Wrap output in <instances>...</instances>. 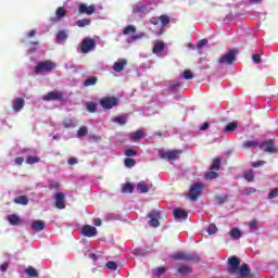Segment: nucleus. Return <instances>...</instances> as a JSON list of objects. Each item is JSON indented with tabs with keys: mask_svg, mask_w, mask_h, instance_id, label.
Listing matches in <instances>:
<instances>
[{
	"mask_svg": "<svg viewBox=\"0 0 278 278\" xmlns=\"http://www.w3.org/2000/svg\"><path fill=\"white\" fill-rule=\"evenodd\" d=\"M172 260L178 262H201V256L194 253L176 252L172 254Z\"/></svg>",
	"mask_w": 278,
	"mask_h": 278,
	"instance_id": "obj_4",
	"label": "nucleus"
},
{
	"mask_svg": "<svg viewBox=\"0 0 278 278\" xmlns=\"http://www.w3.org/2000/svg\"><path fill=\"white\" fill-rule=\"evenodd\" d=\"M166 45L163 41L155 42L152 49V53L160 55L165 49Z\"/></svg>",
	"mask_w": 278,
	"mask_h": 278,
	"instance_id": "obj_20",
	"label": "nucleus"
},
{
	"mask_svg": "<svg viewBox=\"0 0 278 278\" xmlns=\"http://www.w3.org/2000/svg\"><path fill=\"white\" fill-rule=\"evenodd\" d=\"M159 21L161 22L162 27H166L168 25V23H170V17H168V15L164 14L159 17Z\"/></svg>",
	"mask_w": 278,
	"mask_h": 278,
	"instance_id": "obj_35",
	"label": "nucleus"
},
{
	"mask_svg": "<svg viewBox=\"0 0 278 278\" xmlns=\"http://www.w3.org/2000/svg\"><path fill=\"white\" fill-rule=\"evenodd\" d=\"M72 126H73V121H71V119H65V121L63 122V127L68 128V127H72Z\"/></svg>",
	"mask_w": 278,
	"mask_h": 278,
	"instance_id": "obj_56",
	"label": "nucleus"
},
{
	"mask_svg": "<svg viewBox=\"0 0 278 278\" xmlns=\"http://www.w3.org/2000/svg\"><path fill=\"white\" fill-rule=\"evenodd\" d=\"M101 224H102L101 218H94V219H93V225H94L96 227H101Z\"/></svg>",
	"mask_w": 278,
	"mask_h": 278,
	"instance_id": "obj_60",
	"label": "nucleus"
},
{
	"mask_svg": "<svg viewBox=\"0 0 278 278\" xmlns=\"http://www.w3.org/2000/svg\"><path fill=\"white\" fill-rule=\"evenodd\" d=\"M264 164H266V161H257V162H253L252 166L253 168H260V166H264Z\"/></svg>",
	"mask_w": 278,
	"mask_h": 278,
	"instance_id": "obj_51",
	"label": "nucleus"
},
{
	"mask_svg": "<svg viewBox=\"0 0 278 278\" xmlns=\"http://www.w3.org/2000/svg\"><path fill=\"white\" fill-rule=\"evenodd\" d=\"M97 81H99V78H97V76H92V77L87 78L84 81V86H85V88H88L90 86H96Z\"/></svg>",
	"mask_w": 278,
	"mask_h": 278,
	"instance_id": "obj_24",
	"label": "nucleus"
},
{
	"mask_svg": "<svg viewBox=\"0 0 278 278\" xmlns=\"http://www.w3.org/2000/svg\"><path fill=\"white\" fill-rule=\"evenodd\" d=\"M8 220L10 225H13V226L21 225V217L16 214L9 215Z\"/></svg>",
	"mask_w": 278,
	"mask_h": 278,
	"instance_id": "obj_22",
	"label": "nucleus"
},
{
	"mask_svg": "<svg viewBox=\"0 0 278 278\" xmlns=\"http://www.w3.org/2000/svg\"><path fill=\"white\" fill-rule=\"evenodd\" d=\"M177 273H179V275H189V273H192V269L187 265H181L177 268Z\"/></svg>",
	"mask_w": 278,
	"mask_h": 278,
	"instance_id": "obj_27",
	"label": "nucleus"
},
{
	"mask_svg": "<svg viewBox=\"0 0 278 278\" xmlns=\"http://www.w3.org/2000/svg\"><path fill=\"white\" fill-rule=\"evenodd\" d=\"M150 23H151V25H160V20H159V18H155V17H152V18L150 20Z\"/></svg>",
	"mask_w": 278,
	"mask_h": 278,
	"instance_id": "obj_62",
	"label": "nucleus"
},
{
	"mask_svg": "<svg viewBox=\"0 0 278 278\" xmlns=\"http://www.w3.org/2000/svg\"><path fill=\"white\" fill-rule=\"evenodd\" d=\"M94 10H96L94 4H91L88 7L81 3L78 7L79 14H87V16H92V14H94Z\"/></svg>",
	"mask_w": 278,
	"mask_h": 278,
	"instance_id": "obj_13",
	"label": "nucleus"
},
{
	"mask_svg": "<svg viewBox=\"0 0 278 278\" xmlns=\"http://www.w3.org/2000/svg\"><path fill=\"white\" fill-rule=\"evenodd\" d=\"M132 140H140V138H144V132L142 130H137L131 135Z\"/></svg>",
	"mask_w": 278,
	"mask_h": 278,
	"instance_id": "obj_43",
	"label": "nucleus"
},
{
	"mask_svg": "<svg viewBox=\"0 0 278 278\" xmlns=\"http://www.w3.org/2000/svg\"><path fill=\"white\" fill-rule=\"evenodd\" d=\"M85 136H88V127L81 126L77 131V138H84Z\"/></svg>",
	"mask_w": 278,
	"mask_h": 278,
	"instance_id": "obj_37",
	"label": "nucleus"
},
{
	"mask_svg": "<svg viewBox=\"0 0 278 278\" xmlns=\"http://www.w3.org/2000/svg\"><path fill=\"white\" fill-rule=\"evenodd\" d=\"M125 66H127V60L119 59L117 62L113 64V71H115V73H121L125 71Z\"/></svg>",
	"mask_w": 278,
	"mask_h": 278,
	"instance_id": "obj_16",
	"label": "nucleus"
},
{
	"mask_svg": "<svg viewBox=\"0 0 278 278\" xmlns=\"http://www.w3.org/2000/svg\"><path fill=\"white\" fill-rule=\"evenodd\" d=\"M214 201H215V205H223L227 203V195H224V197L215 195Z\"/></svg>",
	"mask_w": 278,
	"mask_h": 278,
	"instance_id": "obj_32",
	"label": "nucleus"
},
{
	"mask_svg": "<svg viewBox=\"0 0 278 278\" xmlns=\"http://www.w3.org/2000/svg\"><path fill=\"white\" fill-rule=\"evenodd\" d=\"M228 275H236V273H239L238 278H253V275L251 274V267L249 264L243 263L240 266V258L236 255L230 256L228 258Z\"/></svg>",
	"mask_w": 278,
	"mask_h": 278,
	"instance_id": "obj_1",
	"label": "nucleus"
},
{
	"mask_svg": "<svg viewBox=\"0 0 278 278\" xmlns=\"http://www.w3.org/2000/svg\"><path fill=\"white\" fill-rule=\"evenodd\" d=\"M67 162H68L70 166H75V164L79 163L77 157H70Z\"/></svg>",
	"mask_w": 278,
	"mask_h": 278,
	"instance_id": "obj_54",
	"label": "nucleus"
},
{
	"mask_svg": "<svg viewBox=\"0 0 278 278\" xmlns=\"http://www.w3.org/2000/svg\"><path fill=\"white\" fill-rule=\"evenodd\" d=\"M64 93L62 91H50L42 97L43 101H62Z\"/></svg>",
	"mask_w": 278,
	"mask_h": 278,
	"instance_id": "obj_11",
	"label": "nucleus"
},
{
	"mask_svg": "<svg viewBox=\"0 0 278 278\" xmlns=\"http://www.w3.org/2000/svg\"><path fill=\"white\" fill-rule=\"evenodd\" d=\"M124 36H128V34H136V26L134 25H128L124 28L123 31Z\"/></svg>",
	"mask_w": 278,
	"mask_h": 278,
	"instance_id": "obj_38",
	"label": "nucleus"
},
{
	"mask_svg": "<svg viewBox=\"0 0 278 278\" xmlns=\"http://www.w3.org/2000/svg\"><path fill=\"white\" fill-rule=\"evenodd\" d=\"M238 129V123L231 122L225 127V131H236Z\"/></svg>",
	"mask_w": 278,
	"mask_h": 278,
	"instance_id": "obj_39",
	"label": "nucleus"
},
{
	"mask_svg": "<svg viewBox=\"0 0 278 278\" xmlns=\"http://www.w3.org/2000/svg\"><path fill=\"white\" fill-rule=\"evenodd\" d=\"M14 203H16V205H27L29 199H27V195H20L14 199Z\"/></svg>",
	"mask_w": 278,
	"mask_h": 278,
	"instance_id": "obj_23",
	"label": "nucleus"
},
{
	"mask_svg": "<svg viewBox=\"0 0 278 278\" xmlns=\"http://www.w3.org/2000/svg\"><path fill=\"white\" fill-rule=\"evenodd\" d=\"M34 36H36V30H30V31L27 34V38H34Z\"/></svg>",
	"mask_w": 278,
	"mask_h": 278,
	"instance_id": "obj_64",
	"label": "nucleus"
},
{
	"mask_svg": "<svg viewBox=\"0 0 278 278\" xmlns=\"http://www.w3.org/2000/svg\"><path fill=\"white\" fill-rule=\"evenodd\" d=\"M125 155H126L127 157H135V155H137V153H136V150H134V149H128V150L125 151Z\"/></svg>",
	"mask_w": 278,
	"mask_h": 278,
	"instance_id": "obj_50",
	"label": "nucleus"
},
{
	"mask_svg": "<svg viewBox=\"0 0 278 278\" xmlns=\"http://www.w3.org/2000/svg\"><path fill=\"white\" fill-rule=\"evenodd\" d=\"M81 235L86 238H94V236H97V228L94 226L85 225L81 229Z\"/></svg>",
	"mask_w": 278,
	"mask_h": 278,
	"instance_id": "obj_12",
	"label": "nucleus"
},
{
	"mask_svg": "<svg viewBox=\"0 0 278 278\" xmlns=\"http://www.w3.org/2000/svg\"><path fill=\"white\" fill-rule=\"evenodd\" d=\"M90 23H91L90 18H83V20L76 21L77 27H87V25H90Z\"/></svg>",
	"mask_w": 278,
	"mask_h": 278,
	"instance_id": "obj_36",
	"label": "nucleus"
},
{
	"mask_svg": "<svg viewBox=\"0 0 278 278\" xmlns=\"http://www.w3.org/2000/svg\"><path fill=\"white\" fill-rule=\"evenodd\" d=\"M106 268H109V270H116L118 268V265H116V262L114 261H109L106 263Z\"/></svg>",
	"mask_w": 278,
	"mask_h": 278,
	"instance_id": "obj_44",
	"label": "nucleus"
},
{
	"mask_svg": "<svg viewBox=\"0 0 278 278\" xmlns=\"http://www.w3.org/2000/svg\"><path fill=\"white\" fill-rule=\"evenodd\" d=\"M26 275H28V277H38V269L29 266L25 269Z\"/></svg>",
	"mask_w": 278,
	"mask_h": 278,
	"instance_id": "obj_33",
	"label": "nucleus"
},
{
	"mask_svg": "<svg viewBox=\"0 0 278 278\" xmlns=\"http://www.w3.org/2000/svg\"><path fill=\"white\" fill-rule=\"evenodd\" d=\"M58 64L51 60H46L38 62L35 66V75H40V73H51V71H55Z\"/></svg>",
	"mask_w": 278,
	"mask_h": 278,
	"instance_id": "obj_3",
	"label": "nucleus"
},
{
	"mask_svg": "<svg viewBox=\"0 0 278 278\" xmlns=\"http://www.w3.org/2000/svg\"><path fill=\"white\" fill-rule=\"evenodd\" d=\"M220 159H214L213 163L211 164L210 170H220Z\"/></svg>",
	"mask_w": 278,
	"mask_h": 278,
	"instance_id": "obj_30",
	"label": "nucleus"
},
{
	"mask_svg": "<svg viewBox=\"0 0 278 278\" xmlns=\"http://www.w3.org/2000/svg\"><path fill=\"white\" fill-rule=\"evenodd\" d=\"M207 45V39H201L198 43V49H203Z\"/></svg>",
	"mask_w": 278,
	"mask_h": 278,
	"instance_id": "obj_55",
	"label": "nucleus"
},
{
	"mask_svg": "<svg viewBox=\"0 0 278 278\" xmlns=\"http://www.w3.org/2000/svg\"><path fill=\"white\" fill-rule=\"evenodd\" d=\"M58 188H60V182L50 184V190H58Z\"/></svg>",
	"mask_w": 278,
	"mask_h": 278,
	"instance_id": "obj_59",
	"label": "nucleus"
},
{
	"mask_svg": "<svg viewBox=\"0 0 278 278\" xmlns=\"http://www.w3.org/2000/svg\"><path fill=\"white\" fill-rule=\"evenodd\" d=\"M278 197V189L275 188L268 193V199H277Z\"/></svg>",
	"mask_w": 278,
	"mask_h": 278,
	"instance_id": "obj_49",
	"label": "nucleus"
},
{
	"mask_svg": "<svg viewBox=\"0 0 278 278\" xmlns=\"http://www.w3.org/2000/svg\"><path fill=\"white\" fill-rule=\"evenodd\" d=\"M8 266H9L8 263H3V264L0 266L1 273H5V270H8Z\"/></svg>",
	"mask_w": 278,
	"mask_h": 278,
	"instance_id": "obj_61",
	"label": "nucleus"
},
{
	"mask_svg": "<svg viewBox=\"0 0 278 278\" xmlns=\"http://www.w3.org/2000/svg\"><path fill=\"white\" fill-rule=\"evenodd\" d=\"M245 192H247V194H253V192H256V190H255V188L250 187V188L245 189Z\"/></svg>",
	"mask_w": 278,
	"mask_h": 278,
	"instance_id": "obj_63",
	"label": "nucleus"
},
{
	"mask_svg": "<svg viewBox=\"0 0 278 278\" xmlns=\"http://www.w3.org/2000/svg\"><path fill=\"white\" fill-rule=\"evenodd\" d=\"M66 38H68L66 30H60L56 35V40H59V41L66 40Z\"/></svg>",
	"mask_w": 278,
	"mask_h": 278,
	"instance_id": "obj_41",
	"label": "nucleus"
},
{
	"mask_svg": "<svg viewBox=\"0 0 278 278\" xmlns=\"http://www.w3.org/2000/svg\"><path fill=\"white\" fill-rule=\"evenodd\" d=\"M218 177V173L214 172V169H210V172H206L204 174V178L208 181H212V179H216Z\"/></svg>",
	"mask_w": 278,
	"mask_h": 278,
	"instance_id": "obj_28",
	"label": "nucleus"
},
{
	"mask_svg": "<svg viewBox=\"0 0 278 278\" xmlns=\"http://www.w3.org/2000/svg\"><path fill=\"white\" fill-rule=\"evenodd\" d=\"M23 162H25V157L23 156H17L15 160H14V163L17 165V166H21L23 164Z\"/></svg>",
	"mask_w": 278,
	"mask_h": 278,
	"instance_id": "obj_53",
	"label": "nucleus"
},
{
	"mask_svg": "<svg viewBox=\"0 0 278 278\" xmlns=\"http://www.w3.org/2000/svg\"><path fill=\"white\" fill-rule=\"evenodd\" d=\"M201 194H203V184L198 182V184L192 185L189 190L190 201H197V199H199V197H201Z\"/></svg>",
	"mask_w": 278,
	"mask_h": 278,
	"instance_id": "obj_7",
	"label": "nucleus"
},
{
	"mask_svg": "<svg viewBox=\"0 0 278 278\" xmlns=\"http://www.w3.org/2000/svg\"><path fill=\"white\" fill-rule=\"evenodd\" d=\"M122 192L131 194L134 192V185H131L130 182L124 184Z\"/></svg>",
	"mask_w": 278,
	"mask_h": 278,
	"instance_id": "obj_31",
	"label": "nucleus"
},
{
	"mask_svg": "<svg viewBox=\"0 0 278 278\" xmlns=\"http://www.w3.org/2000/svg\"><path fill=\"white\" fill-rule=\"evenodd\" d=\"M134 14H144L147 7L144 4H136L132 9Z\"/></svg>",
	"mask_w": 278,
	"mask_h": 278,
	"instance_id": "obj_25",
	"label": "nucleus"
},
{
	"mask_svg": "<svg viewBox=\"0 0 278 278\" xmlns=\"http://www.w3.org/2000/svg\"><path fill=\"white\" fill-rule=\"evenodd\" d=\"M250 229H252V231H257V220L256 219H253L250 223Z\"/></svg>",
	"mask_w": 278,
	"mask_h": 278,
	"instance_id": "obj_52",
	"label": "nucleus"
},
{
	"mask_svg": "<svg viewBox=\"0 0 278 278\" xmlns=\"http://www.w3.org/2000/svg\"><path fill=\"white\" fill-rule=\"evenodd\" d=\"M124 164L127 166V168H134V166H136V160L127 157L125 159Z\"/></svg>",
	"mask_w": 278,
	"mask_h": 278,
	"instance_id": "obj_40",
	"label": "nucleus"
},
{
	"mask_svg": "<svg viewBox=\"0 0 278 278\" xmlns=\"http://www.w3.org/2000/svg\"><path fill=\"white\" fill-rule=\"evenodd\" d=\"M236 55H238V49H231L226 54H223L218 62L220 64L231 65L236 62Z\"/></svg>",
	"mask_w": 278,
	"mask_h": 278,
	"instance_id": "obj_6",
	"label": "nucleus"
},
{
	"mask_svg": "<svg viewBox=\"0 0 278 278\" xmlns=\"http://www.w3.org/2000/svg\"><path fill=\"white\" fill-rule=\"evenodd\" d=\"M40 162V157L38 156H27L26 164H38Z\"/></svg>",
	"mask_w": 278,
	"mask_h": 278,
	"instance_id": "obj_42",
	"label": "nucleus"
},
{
	"mask_svg": "<svg viewBox=\"0 0 278 278\" xmlns=\"http://www.w3.org/2000/svg\"><path fill=\"white\" fill-rule=\"evenodd\" d=\"M182 75H184V79H192L194 77V75L190 70H185Z\"/></svg>",
	"mask_w": 278,
	"mask_h": 278,
	"instance_id": "obj_47",
	"label": "nucleus"
},
{
	"mask_svg": "<svg viewBox=\"0 0 278 278\" xmlns=\"http://www.w3.org/2000/svg\"><path fill=\"white\" fill-rule=\"evenodd\" d=\"M67 11L64 9V7H59L55 11V16L50 17L51 23H58V21H62L64 16H66Z\"/></svg>",
	"mask_w": 278,
	"mask_h": 278,
	"instance_id": "obj_14",
	"label": "nucleus"
},
{
	"mask_svg": "<svg viewBox=\"0 0 278 278\" xmlns=\"http://www.w3.org/2000/svg\"><path fill=\"white\" fill-rule=\"evenodd\" d=\"M31 229H33V231H37V232L42 231V230L47 229V224H45L43 220L36 219L31 224Z\"/></svg>",
	"mask_w": 278,
	"mask_h": 278,
	"instance_id": "obj_17",
	"label": "nucleus"
},
{
	"mask_svg": "<svg viewBox=\"0 0 278 278\" xmlns=\"http://www.w3.org/2000/svg\"><path fill=\"white\" fill-rule=\"evenodd\" d=\"M174 217L176 218V220H187L188 213L184 208H176L174 211Z\"/></svg>",
	"mask_w": 278,
	"mask_h": 278,
	"instance_id": "obj_18",
	"label": "nucleus"
},
{
	"mask_svg": "<svg viewBox=\"0 0 278 278\" xmlns=\"http://www.w3.org/2000/svg\"><path fill=\"white\" fill-rule=\"evenodd\" d=\"M244 149H251V147H258L261 151L264 153H269L270 155H275L278 153V147L275 144L273 139L265 140L261 144L257 141H245L243 142Z\"/></svg>",
	"mask_w": 278,
	"mask_h": 278,
	"instance_id": "obj_2",
	"label": "nucleus"
},
{
	"mask_svg": "<svg viewBox=\"0 0 278 278\" xmlns=\"http://www.w3.org/2000/svg\"><path fill=\"white\" fill-rule=\"evenodd\" d=\"M55 207H58V210H64L66 207V202L64 200V194L62 192H58L55 193Z\"/></svg>",
	"mask_w": 278,
	"mask_h": 278,
	"instance_id": "obj_15",
	"label": "nucleus"
},
{
	"mask_svg": "<svg viewBox=\"0 0 278 278\" xmlns=\"http://www.w3.org/2000/svg\"><path fill=\"white\" fill-rule=\"evenodd\" d=\"M87 112H90V114H94L97 112V103L94 102H87L86 103Z\"/></svg>",
	"mask_w": 278,
	"mask_h": 278,
	"instance_id": "obj_34",
	"label": "nucleus"
},
{
	"mask_svg": "<svg viewBox=\"0 0 278 278\" xmlns=\"http://www.w3.org/2000/svg\"><path fill=\"white\" fill-rule=\"evenodd\" d=\"M229 236L232 240H240V238H242V230L239 228H232Z\"/></svg>",
	"mask_w": 278,
	"mask_h": 278,
	"instance_id": "obj_21",
	"label": "nucleus"
},
{
	"mask_svg": "<svg viewBox=\"0 0 278 278\" xmlns=\"http://www.w3.org/2000/svg\"><path fill=\"white\" fill-rule=\"evenodd\" d=\"M97 49V42L94 39L86 38L80 43L81 53H90V51H94Z\"/></svg>",
	"mask_w": 278,
	"mask_h": 278,
	"instance_id": "obj_9",
	"label": "nucleus"
},
{
	"mask_svg": "<svg viewBox=\"0 0 278 278\" xmlns=\"http://www.w3.org/2000/svg\"><path fill=\"white\" fill-rule=\"evenodd\" d=\"M137 190L138 192H140V194H144L149 192V187L147 186V184H144V181H141L137 185Z\"/></svg>",
	"mask_w": 278,
	"mask_h": 278,
	"instance_id": "obj_26",
	"label": "nucleus"
},
{
	"mask_svg": "<svg viewBox=\"0 0 278 278\" xmlns=\"http://www.w3.org/2000/svg\"><path fill=\"white\" fill-rule=\"evenodd\" d=\"M252 62H254V64H262V56L257 53L253 54Z\"/></svg>",
	"mask_w": 278,
	"mask_h": 278,
	"instance_id": "obj_48",
	"label": "nucleus"
},
{
	"mask_svg": "<svg viewBox=\"0 0 278 278\" xmlns=\"http://www.w3.org/2000/svg\"><path fill=\"white\" fill-rule=\"evenodd\" d=\"M166 273V268L164 267H159L156 269V275L160 277L161 275H164Z\"/></svg>",
	"mask_w": 278,
	"mask_h": 278,
	"instance_id": "obj_57",
	"label": "nucleus"
},
{
	"mask_svg": "<svg viewBox=\"0 0 278 278\" xmlns=\"http://www.w3.org/2000/svg\"><path fill=\"white\" fill-rule=\"evenodd\" d=\"M114 123H118V125H125L127 123V118L124 116H117L113 119Z\"/></svg>",
	"mask_w": 278,
	"mask_h": 278,
	"instance_id": "obj_45",
	"label": "nucleus"
},
{
	"mask_svg": "<svg viewBox=\"0 0 278 278\" xmlns=\"http://www.w3.org/2000/svg\"><path fill=\"white\" fill-rule=\"evenodd\" d=\"M243 177L247 181H255V172H253V169H250L244 173Z\"/></svg>",
	"mask_w": 278,
	"mask_h": 278,
	"instance_id": "obj_29",
	"label": "nucleus"
},
{
	"mask_svg": "<svg viewBox=\"0 0 278 278\" xmlns=\"http://www.w3.org/2000/svg\"><path fill=\"white\" fill-rule=\"evenodd\" d=\"M179 155H181V150H159L161 160H168L170 162L173 160H178Z\"/></svg>",
	"mask_w": 278,
	"mask_h": 278,
	"instance_id": "obj_5",
	"label": "nucleus"
},
{
	"mask_svg": "<svg viewBox=\"0 0 278 278\" xmlns=\"http://www.w3.org/2000/svg\"><path fill=\"white\" fill-rule=\"evenodd\" d=\"M149 222L148 224L150 227H160V218H162V213L160 211H151L148 214Z\"/></svg>",
	"mask_w": 278,
	"mask_h": 278,
	"instance_id": "obj_10",
	"label": "nucleus"
},
{
	"mask_svg": "<svg viewBox=\"0 0 278 278\" xmlns=\"http://www.w3.org/2000/svg\"><path fill=\"white\" fill-rule=\"evenodd\" d=\"M216 231H218V228L216 227V225L211 224V225L208 226V228H207V233H208L210 236H212V235L216 233Z\"/></svg>",
	"mask_w": 278,
	"mask_h": 278,
	"instance_id": "obj_46",
	"label": "nucleus"
},
{
	"mask_svg": "<svg viewBox=\"0 0 278 278\" xmlns=\"http://www.w3.org/2000/svg\"><path fill=\"white\" fill-rule=\"evenodd\" d=\"M23 108H25V99L16 98L13 101V110H14V112H21V110H23Z\"/></svg>",
	"mask_w": 278,
	"mask_h": 278,
	"instance_id": "obj_19",
	"label": "nucleus"
},
{
	"mask_svg": "<svg viewBox=\"0 0 278 278\" xmlns=\"http://www.w3.org/2000/svg\"><path fill=\"white\" fill-rule=\"evenodd\" d=\"M100 105L104 110H112V108H116L118 105V98L116 97H105L100 100Z\"/></svg>",
	"mask_w": 278,
	"mask_h": 278,
	"instance_id": "obj_8",
	"label": "nucleus"
},
{
	"mask_svg": "<svg viewBox=\"0 0 278 278\" xmlns=\"http://www.w3.org/2000/svg\"><path fill=\"white\" fill-rule=\"evenodd\" d=\"M206 129H210V122H205L204 124H202V126L200 127L201 131H205Z\"/></svg>",
	"mask_w": 278,
	"mask_h": 278,
	"instance_id": "obj_58",
	"label": "nucleus"
}]
</instances>
